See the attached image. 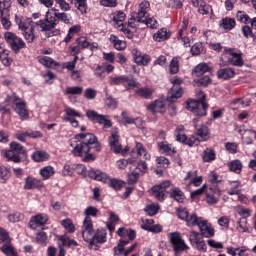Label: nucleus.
<instances>
[{
    "instance_id": "nucleus-1",
    "label": "nucleus",
    "mask_w": 256,
    "mask_h": 256,
    "mask_svg": "<svg viewBox=\"0 0 256 256\" xmlns=\"http://www.w3.org/2000/svg\"><path fill=\"white\" fill-rule=\"evenodd\" d=\"M15 21L28 43H33V41H35V34L33 33L35 25L41 27L42 31H51V29H55V27H57V19L55 18H50V20L46 18L34 23L31 18H21L16 16Z\"/></svg>"
},
{
    "instance_id": "nucleus-2",
    "label": "nucleus",
    "mask_w": 256,
    "mask_h": 256,
    "mask_svg": "<svg viewBox=\"0 0 256 256\" xmlns=\"http://www.w3.org/2000/svg\"><path fill=\"white\" fill-rule=\"evenodd\" d=\"M78 144L72 150V154L74 157H83V161L89 163V161H95V156L93 154H89L91 151V145H95V151H101V145L97 143V138L92 133H80L75 136Z\"/></svg>"
},
{
    "instance_id": "nucleus-3",
    "label": "nucleus",
    "mask_w": 256,
    "mask_h": 256,
    "mask_svg": "<svg viewBox=\"0 0 256 256\" xmlns=\"http://www.w3.org/2000/svg\"><path fill=\"white\" fill-rule=\"evenodd\" d=\"M220 66L233 65L234 67H243L245 61L243 60V54L241 52H235L233 48H227L222 53Z\"/></svg>"
},
{
    "instance_id": "nucleus-4",
    "label": "nucleus",
    "mask_w": 256,
    "mask_h": 256,
    "mask_svg": "<svg viewBox=\"0 0 256 256\" xmlns=\"http://www.w3.org/2000/svg\"><path fill=\"white\" fill-rule=\"evenodd\" d=\"M5 157L13 163H21V159L27 157V150L19 142H11L10 150L5 152Z\"/></svg>"
},
{
    "instance_id": "nucleus-5",
    "label": "nucleus",
    "mask_w": 256,
    "mask_h": 256,
    "mask_svg": "<svg viewBox=\"0 0 256 256\" xmlns=\"http://www.w3.org/2000/svg\"><path fill=\"white\" fill-rule=\"evenodd\" d=\"M6 103H13L14 111L19 115L22 121L25 119H29V113L27 112V103L23 101L19 96L12 94L11 96H7Z\"/></svg>"
},
{
    "instance_id": "nucleus-6",
    "label": "nucleus",
    "mask_w": 256,
    "mask_h": 256,
    "mask_svg": "<svg viewBox=\"0 0 256 256\" xmlns=\"http://www.w3.org/2000/svg\"><path fill=\"white\" fill-rule=\"evenodd\" d=\"M208 107L209 104L205 103V96L200 98V101L189 100L186 104V109H188V111H192V113L198 117H205V115H207Z\"/></svg>"
},
{
    "instance_id": "nucleus-7",
    "label": "nucleus",
    "mask_w": 256,
    "mask_h": 256,
    "mask_svg": "<svg viewBox=\"0 0 256 256\" xmlns=\"http://www.w3.org/2000/svg\"><path fill=\"white\" fill-rule=\"evenodd\" d=\"M4 39L14 53H19V50L24 49L25 47V41L15 35L13 32H5Z\"/></svg>"
},
{
    "instance_id": "nucleus-8",
    "label": "nucleus",
    "mask_w": 256,
    "mask_h": 256,
    "mask_svg": "<svg viewBox=\"0 0 256 256\" xmlns=\"http://www.w3.org/2000/svg\"><path fill=\"white\" fill-rule=\"evenodd\" d=\"M151 4H149V1H143L139 5L138 12L133 13L131 21H136V23H145V20L149 17V11Z\"/></svg>"
},
{
    "instance_id": "nucleus-9",
    "label": "nucleus",
    "mask_w": 256,
    "mask_h": 256,
    "mask_svg": "<svg viewBox=\"0 0 256 256\" xmlns=\"http://www.w3.org/2000/svg\"><path fill=\"white\" fill-rule=\"evenodd\" d=\"M189 242L192 247H195L197 251H202L205 253L207 251V244H205V240H203V236L201 233L192 230L189 234Z\"/></svg>"
},
{
    "instance_id": "nucleus-10",
    "label": "nucleus",
    "mask_w": 256,
    "mask_h": 256,
    "mask_svg": "<svg viewBox=\"0 0 256 256\" xmlns=\"http://www.w3.org/2000/svg\"><path fill=\"white\" fill-rule=\"evenodd\" d=\"M86 116L90 121H95L96 123H99V125H103L104 129H110V127H113L111 120H109V116L99 114L95 112V110H88L86 112Z\"/></svg>"
},
{
    "instance_id": "nucleus-11",
    "label": "nucleus",
    "mask_w": 256,
    "mask_h": 256,
    "mask_svg": "<svg viewBox=\"0 0 256 256\" xmlns=\"http://www.w3.org/2000/svg\"><path fill=\"white\" fill-rule=\"evenodd\" d=\"M171 83L173 87L171 88L168 96L167 101L170 103H174V101H177L183 95V90L179 88V86L183 83V80L181 78H174L171 80Z\"/></svg>"
},
{
    "instance_id": "nucleus-12",
    "label": "nucleus",
    "mask_w": 256,
    "mask_h": 256,
    "mask_svg": "<svg viewBox=\"0 0 256 256\" xmlns=\"http://www.w3.org/2000/svg\"><path fill=\"white\" fill-rule=\"evenodd\" d=\"M119 130L117 128L112 130L111 137H110V148L114 153H120L121 155H125L127 151H129V146H126L122 149L121 144L119 143Z\"/></svg>"
},
{
    "instance_id": "nucleus-13",
    "label": "nucleus",
    "mask_w": 256,
    "mask_h": 256,
    "mask_svg": "<svg viewBox=\"0 0 256 256\" xmlns=\"http://www.w3.org/2000/svg\"><path fill=\"white\" fill-rule=\"evenodd\" d=\"M171 187V181L166 180L158 185L152 187V195L157 199V201H165V191Z\"/></svg>"
},
{
    "instance_id": "nucleus-14",
    "label": "nucleus",
    "mask_w": 256,
    "mask_h": 256,
    "mask_svg": "<svg viewBox=\"0 0 256 256\" xmlns=\"http://www.w3.org/2000/svg\"><path fill=\"white\" fill-rule=\"evenodd\" d=\"M75 117H81V113L75 111L73 108H67L62 119L63 121H69L72 127H79V121H77Z\"/></svg>"
},
{
    "instance_id": "nucleus-15",
    "label": "nucleus",
    "mask_w": 256,
    "mask_h": 256,
    "mask_svg": "<svg viewBox=\"0 0 256 256\" xmlns=\"http://www.w3.org/2000/svg\"><path fill=\"white\" fill-rule=\"evenodd\" d=\"M198 227L203 237L211 238L215 236V229L207 222V220H202Z\"/></svg>"
},
{
    "instance_id": "nucleus-16",
    "label": "nucleus",
    "mask_w": 256,
    "mask_h": 256,
    "mask_svg": "<svg viewBox=\"0 0 256 256\" xmlns=\"http://www.w3.org/2000/svg\"><path fill=\"white\" fill-rule=\"evenodd\" d=\"M219 190L217 188H209L206 189V203L208 205H216V203H219Z\"/></svg>"
},
{
    "instance_id": "nucleus-17",
    "label": "nucleus",
    "mask_w": 256,
    "mask_h": 256,
    "mask_svg": "<svg viewBox=\"0 0 256 256\" xmlns=\"http://www.w3.org/2000/svg\"><path fill=\"white\" fill-rule=\"evenodd\" d=\"M49 221V216L47 214H37L36 216H32L31 220L29 222L30 227L32 229H35L34 225H38L41 227L42 225H45Z\"/></svg>"
},
{
    "instance_id": "nucleus-18",
    "label": "nucleus",
    "mask_w": 256,
    "mask_h": 256,
    "mask_svg": "<svg viewBox=\"0 0 256 256\" xmlns=\"http://www.w3.org/2000/svg\"><path fill=\"white\" fill-rule=\"evenodd\" d=\"M82 237L86 243H89V248L97 251L98 246L95 245V234L93 230H82Z\"/></svg>"
},
{
    "instance_id": "nucleus-19",
    "label": "nucleus",
    "mask_w": 256,
    "mask_h": 256,
    "mask_svg": "<svg viewBox=\"0 0 256 256\" xmlns=\"http://www.w3.org/2000/svg\"><path fill=\"white\" fill-rule=\"evenodd\" d=\"M91 179H95L96 181H101L102 183H109V176L101 172V170H90L88 173Z\"/></svg>"
},
{
    "instance_id": "nucleus-20",
    "label": "nucleus",
    "mask_w": 256,
    "mask_h": 256,
    "mask_svg": "<svg viewBox=\"0 0 256 256\" xmlns=\"http://www.w3.org/2000/svg\"><path fill=\"white\" fill-rule=\"evenodd\" d=\"M45 185L43 184V181L35 178H28L26 179L24 188L25 189H43Z\"/></svg>"
},
{
    "instance_id": "nucleus-21",
    "label": "nucleus",
    "mask_w": 256,
    "mask_h": 256,
    "mask_svg": "<svg viewBox=\"0 0 256 256\" xmlns=\"http://www.w3.org/2000/svg\"><path fill=\"white\" fill-rule=\"evenodd\" d=\"M0 61L5 67H9L13 63V60L9 58V51L3 44H0Z\"/></svg>"
},
{
    "instance_id": "nucleus-22",
    "label": "nucleus",
    "mask_w": 256,
    "mask_h": 256,
    "mask_svg": "<svg viewBox=\"0 0 256 256\" xmlns=\"http://www.w3.org/2000/svg\"><path fill=\"white\" fill-rule=\"evenodd\" d=\"M218 79H233L235 77V69L233 68H222L217 71Z\"/></svg>"
},
{
    "instance_id": "nucleus-23",
    "label": "nucleus",
    "mask_w": 256,
    "mask_h": 256,
    "mask_svg": "<svg viewBox=\"0 0 256 256\" xmlns=\"http://www.w3.org/2000/svg\"><path fill=\"white\" fill-rule=\"evenodd\" d=\"M77 46L71 48L72 53H81V49H87L91 43L87 41V38L80 37L76 40Z\"/></svg>"
},
{
    "instance_id": "nucleus-24",
    "label": "nucleus",
    "mask_w": 256,
    "mask_h": 256,
    "mask_svg": "<svg viewBox=\"0 0 256 256\" xmlns=\"http://www.w3.org/2000/svg\"><path fill=\"white\" fill-rule=\"evenodd\" d=\"M197 141H207L209 140V127L206 125H201L197 128Z\"/></svg>"
},
{
    "instance_id": "nucleus-25",
    "label": "nucleus",
    "mask_w": 256,
    "mask_h": 256,
    "mask_svg": "<svg viewBox=\"0 0 256 256\" xmlns=\"http://www.w3.org/2000/svg\"><path fill=\"white\" fill-rule=\"evenodd\" d=\"M148 109L153 113H163L165 111V102L156 100L148 106Z\"/></svg>"
},
{
    "instance_id": "nucleus-26",
    "label": "nucleus",
    "mask_w": 256,
    "mask_h": 256,
    "mask_svg": "<svg viewBox=\"0 0 256 256\" xmlns=\"http://www.w3.org/2000/svg\"><path fill=\"white\" fill-rule=\"evenodd\" d=\"M158 147L160 151L166 155H175V153H177L175 147L171 144H167V142H159Z\"/></svg>"
},
{
    "instance_id": "nucleus-27",
    "label": "nucleus",
    "mask_w": 256,
    "mask_h": 256,
    "mask_svg": "<svg viewBox=\"0 0 256 256\" xmlns=\"http://www.w3.org/2000/svg\"><path fill=\"white\" fill-rule=\"evenodd\" d=\"M170 197L178 203H183V201H185V194L179 188H173L170 192Z\"/></svg>"
},
{
    "instance_id": "nucleus-28",
    "label": "nucleus",
    "mask_w": 256,
    "mask_h": 256,
    "mask_svg": "<svg viewBox=\"0 0 256 256\" xmlns=\"http://www.w3.org/2000/svg\"><path fill=\"white\" fill-rule=\"evenodd\" d=\"M154 90L152 88L142 87L136 90V95L142 97V99H151L153 97Z\"/></svg>"
},
{
    "instance_id": "nucleus-29",
    "label": "nucleus",
    "mask_w": 256,
    "mask_h": 256,
    "mask_svg": "<svg viewBox=\"0 0 256 256\" xmlns=\"http://www.w3.org/2000/svg\"><path fill=\"white\" fill-rule=\"evenodd\" d=\"M236 25L235 19L233 18H223L220 22V27L224 29V31H231L234 29Z\"/></svg>"
},
{
    "instance_id": "nucleus-30",
    "label": "nucleus",
    "mask_w": 256,
    "mask_h": 256,
    "mask_svg": "<svg viewBox=\"0 0 256 256\" xmlns=\"http://www.w3.org/2000/svg\"><path fill=\"white\" fill-rule=\"evenodd\" d=\"M40 175L44 180L51 179L55 175V168L53 166H45L40 169Z\"/></svg>"
},
{
    "instance_id": "nucleus-31",
    "label": "nucleus",
    "mask_w": 256,
    "mask_h": 256,
    "mask_svg": "<svg viewBox=\"0 0 256 256\" xmlns=\"http://www.w3.org/2000/svg\"><path fill=\"white\" fill-rule=\"evenodd\" d=\"M110 41L113 43L114 47L117 51H123L127 47V44L123 40H119V38L115 35H110Z\"/></svg>"
},
{
    "instance_id": "nucleus-32",
    "label": "nucleus",
    "mask_w": 256,
    "mask_h": 256,
    "mask_svg": "<svg viewBox=\"0 0 256 256\" xmlns=\"http://www.w3.org/2000/svg\"><path fill=\"white\" fill-rule=\"evenodd\" d=\"M39 63H41V65H44V67H59V63H57L55 60H53V58L49 57V56H43L39 58Z\"/></svg>"
},
{
    "instance_id": "nucleus-33",
    "label": "nucleus",
    "mask_w": 256,
    "mask_h": 256,
    "mask_svg": "<svg viewBox=\"0 0 256 256\" xmlns=\"http://www.w3.org/2000/svg\"><path fill=\"white\" fill-rule=\"evenodd\" d=\"M109 223L107 224V229L110 231V233H113L115 231V225L116 223H119V216L115 214L114 212H109Z\"/></svg>"
},
{
    "instance_id": "nucleus-34",
    "label": "nucleus",
    "mask_w": 256,
    "mask_h": 256,
    "mask_svg": "<svg viewBox=\"0 0 256 256\" xmlns=\"http://www.w3.org/2000/svg\"><path fill=\"white\" fill-rule=\"evenodd\" d=\"M229 170L233 173H241L243 171V163H241V160H233L228 164Z\"/></svg>"
},
{
    "instance_id": "nucleus-35",
    "label": "nucleus",
    "mask_w": 256,
    "mask_h": 256,
    "mask_svg": "<svg viewBox=\"0 0 256 256\" xmlns=\"http://www.w3.org/2000/svg\"><path fill=\"white\" fill-rule=\"evenodd\" d=\"M203 222V218L197 217V214L188 215L186 218V223L188 227H199V224Z\"/></svg>"
},
{
    "instance_id": "nucleus-36",
    "label": "nucleus",
    "mask_w": 256,
    "mask_h": 256,
    "mask_svg": "<svg viewBox=\"0 0 256 256\" xmlns=\"http://www.w3.org/2000/svg\"><path fill=\"white\" fill-rule=\"evenodd\" d=\"M176 140L179 141V143L187 142V135H185V127L183 125H179L176 128Z\"/></svg>"
},
{
    "instance_id": "nucleus-37",
    "label": "nucleus",
    "mask_w": 256,
    "mask_h": 256,
    "mask_svg": "<svg viewBox=\"0 0 256 256\" xmlns=\"http://www.w3.org/2000/svg\"><path fill=\"white\" fill-rule=\"evenodd\" d=\"M211 71L209 68V65L207 63H200L194 68V73L196 77H201V75H204V73H207Z\"/></svg>"
},
{
    "instance_id": "nucleus-38",
    "label": "nucleus",
    "mask_w": 256,
    "mask_h": 256,
    "mask_svg": "<svg viewBox=\"0 0 256 256\" xmlns=\"http://www.w3.org/2000/svg\"><path fill=\"white\" fill-rule=\"evenodd\" d=\"M32 159L36 161V163H41V161H47L49 159V154L45 151H36L32 154Z\"/></svg>"
},
{
    "instance_id": "nucleus-39",
    "label": "nucleus",
    "mask_w": 256,
    "mask_h": 256,
    "mask_svg": "<svg viewBox=\"0 0 256 256\" xmlns=\"http://www.w3.org/2000/svg\"><path fill=\"white\" fill-rule=\"evenodd\" d=\"M135 148H136L137 154L140 157L143 156L146 161H149V159H151V154L147 153V149H145V147L140 142H136Z\"/></svg>"
},
{
    "instance_id": "nucleus-40",
    "label": "nucleus",
    "mask_w": 256,
    "mask_h": 256,
    "mask_svg": "<svg viewBox=\"0 0 256 256\" xmlns=\"http://www.w3.org/2000/svg\"><path fill=\"white\" fill-rule=\"evenodd\" d=\"M133 21H135V20L130 19L128 21L127 27L125 25H123L119 28L120 31H122V33H124V35H126V37H128V39H133V31H131V29H133Z\"/></svg>"
},
{
    "instance_id": "nucleus-41",
    "label": "nucleus",
    "mask_w": 256,
    "mask_h": 256,
    "mask_svg": "<svg viewBox=\"0 0 256 256\" xmlns=\"http://www.w3.org/2000/svg\"><path fill=\"white\" fill-rule=\"evenodd\" d=\"M173 249L175 253H181L183 251H187V249H189V246L187 245V243H185V240H183L182 238L180 241L173 244Z\"/></svg>"
},
{
    "instance_id": "nucleus-42",
    "label": "nucleus",
    "mask_w": 256,
    "mask_h": 256,
    "mask_svg": "<svg viewBox=\"0 0 256 256\" xmlns=\"http://www.w3.org/2000/svg\"><path fill=\"white\" fill-rule=\"evenodd\" d=\"M153 39L159 43H161V41H167V39H169V33H167V30L161 29L154 34Z\"/></svg>"
},
{
    "instance_id": "nucleus-43",
    "label": "nucleus",
    "mask_w": 256,
    "mask_h": 256,
    "mask_svg": "<svg viewBox=\"0 0 256 256\" xmlns=\"http://www.w3.org/2000/svg\"><path fill=\"white\" fill-rule=\"evenodd\" d=\"M127 81V76H111L108 78L109 85H121Z\"/></svg>"
},
{
    "instance_id": "nucleus-44",
    "label": "nucleus",
    "mask_w": 256,
    "mask_h": 256,
    "mask_svg": "<svg viewBox=\"0 0 256 256\" xmlns=\"http://www.w3.org/2000/svg\"><path fill=\"white\" fill-rule=\"evenodd\" d=\"M237 231H239L240 233H247L249 231V226H247V218L242 217L239 219L238 223H237Z\"/></svg>"
},
{
    "instance_id": "nucleus-45",
    "label": "nucleus",
    "mask_w": 256,
    "mask_h": 256,
    "mask_svg": "<svg viewBox=\"0 0 256 256\" xmlns=\"http://www.w3.org/2000/svg\"><path fill=\"white\" fill-rule=\"evenodd\" d=\"M122 117L124 119V124L125 125H137V123H143V119L141 118H136V119H133L129 116H127V112H122Z\"/></svg>"
},
{
    "instance_id": "nucleus-46",
    "label": "nucleus",
    "mask_w": 256,
    "mask_h": 256,
    "mask_svg": "<svg viewBox=\"0 0 256 256\" xmlns=\"http://www.w3.org/2000/svg\"><path fill=\"white\" fill-rule=\"evenodd\" d=\"M109 187H112V189H115L116 191H119L122 187H125V182L119 180V179H109L108 180Z\"/></svg>"
},
{
    "instance_id": "nucleus-47",
    "label": "nucleus",
    "mask_w": 256,
    "mask_h": 256,
    "mask_svg": "<svg viewBox=\"0 0 256 256\" xmlns=\"http://www.w3.org/2000/svg\"><path fill=\"white\" fill-rule=\"evenodd\" d=\"M203 161L205 163H211V161H215V152L211 149H206L203 151Z\"/></svg>"
},
{
    "instance_id": "nucleus-48",
    "label": "nucleus",
    "mask_w": 256,
    "mask_h": 256,
    "mask_svg": "<svg viewBox=\"0 0 256 256\" xmlns=\"http://www.w3.org/2000/svg\"><path fill=\"white\" fill-rule=\"evenodd\" d=\"M94 241L96 243H105L107 241V232L105 230H98L96 234H94Z\"/></svg>"
},
{
    "instance_id": "nucleus-49",
    "label": "nucleus",
    "mask_w": 256,
    "mask_h": 256,
    "mask_svg": "<svg viewBox=\"0 0 256 256\" xmlns=\"http://www.w3.org/2000/svg\"><path fill=\"white\" fill-rule=\"evenodd\" d=\"M171 75H175L179 73V58L174 57L172 58L170 65H169Z\"/></svg>"
},
{
    "instance_id": "nucleus-50",
    "label": "nucleus",
    "mask_w": 256,
    "mask_h": 256,
    "mask_svg": "<svg viewBox=\"0 0 256 256\" xmlns=\"http://www.w3.org/2000/svg\"><path fill=\"white\" fill-rule=\"evenodd\" d=\"M1 251L6 256H17V252H15V248L11 244H5L1 247Z\"/></svg>"
},
{
    "instance_id": "nucleus-51",
    "label": "nucleus",
    "mask_w": 256,
    "mask_h": 256,
    "mask_svg": "<svg viewBox=\"0 0 256 256\" xmlns=\"http://www.w3.org/2000/svg\"><path fill=\"white\" fill-rule=\"evenodd\" d=\"M83 93V87L75 86V87H68L65 90V95H81Z\"/></svg>"
},
{
    "instance_id": "nucleus-52",
    "label": "nucleus",
    "mask_w": 256,
    "mask_h": 256,
    "mask_svg": "<svg viewBox=\"0 0 256 256\" xmlns=\"http://www.w3.org/2000/svg\"><path fill=\"white\" fill-rule=\"evenodd\" d=\"M61 225L69 233H75V225H73V222L71 221V219L62 220Z\"/></svg>"
},
{
    "instance_id": "nucleus-53",
    "label": "nucleus",
    "mask_w": 256,
    "mask_h": 256,
    "mask_svg": "<svg viewBox=\"0 0 256 256\" xmlns=\"http://www.w3.org/2000/svg\"><path fill=\"white\" fill-rule=\"evenodd\" d=\"M114 23L117 25L118 28L123 27V22L125 21V13L119 12L113 18Z\"/></svg>"
},
{
    "instance_id": "nucleus-54",
    "label": "nucleus",
    "mask_w": 256,
    "mask_h": 256,
    "mask_svg": "<svg viewBox=\"0 0 256 256\" xmlns=\"http://www.w3.org/2000/svg\"><path fill=\"white\" fill-rule=\"evenodd\" d=\"M168 237L170 239L171 245H175V243H178V241L182 240L183 237H181V233L176 231V232H170L168 234Z\"/></svg>"
},
{
    "instance_id": "nucleus-55",
    "label": "nucleus",
    "mask_w": 256,
    "mask_h": 256,
    "mask_svg": "<svg viewBox=\"0 0 256 256\" xmlns=\"http://www.w3.org/2000/svg\"><path fill=\"white\" fill-rule=\"evenodd\" d=\"M76 7L80 13L85 14L87 13V0H75Z\"/></svg>"
},
{
    "instance_id": "nucleus-56",
    "label": "nucleus",
    "mask_w": 256,
    "mask_h": 256,
    "mask_svg": "<svg viewBox=\"0 0 256 256\" xmlns=\"http://www.w3.org/2000/svg\"><path fill=\"white\" fill-rule=\"evenodd\" d=\"M145 212L150 217H153L154 215H157V213H159V205H148L145 208Z\"/></svg>"
},
{
    "instance_id": "nucleus-57",
    "label": "nucleus",
    "mask_w": 256,
    "mask_h": 256,
    "mask_svg": "<svg viewBox=\"0 0 256 256\" xmlns=\"http://www.w3.org/2000/svg\"><path fill=\"white\" fill-rule=\"evenodd\" d=\"M82 231H93V220H91V217L84 219Z\"/></svg>"
},
{
    "instance_id": "nucleus-58",
    "label": "nucleus",
    "mask_w": 256,
    "mask_h": 256,
    "mask_svg": "<svg viewBox=\"0 0 256 256\" xmlns=\"http://www.w3.org/2000/svg\"><path fill=\"white\" fill-rule=\"evenodd\" d=\"M79 30H80L79 26L71 27L69 29L67 36L64 39L65 43H69V41H71V38L74 37L75 33H79Z\"/></svg>"
},
{
    "instance_id": "nucleus-59",
    "label": "nucleus",
    "mask_w": 256,
    "mask_h": 256,
    "mask_svg": "<svg viewBox=\"0 0 256 256\" xmlns=\"http://www.w3.org/2000/svg\"><path fill=\"white\" fill-rule=\"evenodd\" d=\"M129 163L131 165H133V163H135V159L130 158V159H127V160H125V159L118 160L117 161V167H118V169H125V167H127V165H129Z\"/></svg>"
},
{
    "instance_id": "nucleus-60",
    "label": "nucleus",
    "mask_w": 256,
    "mask_h": 256,
    "mask_svg": "<svg viewBox=\"0 0 256 256\" xmlns=\"http://www.w3.org/2000/svg\"><path fill=\"white\" fill-rule=\"evenodd\" d=\"M36 241L39 245H47V233L38 232L36 235Z\"/></svg>"
},
{
    "instance_id": "nucleus-61",
    "label": "nucleus",
    "mask_w": 256,
    "mask_h": 256,
    "mask_svg": "<svg viewBox=\"0 0 256 256\" xmlns=\"http://www.w3.org/2000/svg\"><path fill=\"white\" fill-rule=\"evenodd\" d=\"M137 85H139V83H137V81L129 78V76H126V80L124 82V87L126 89H135V87H137Z\"/></svg>"
},
{
    "instance_id": "nucleus-62",
    "label": "nucleus",
    "mask_w": 256,
    "mask_h": 256,
    "mask_svg": "<svg viewBox=\"0 0 256 256\" xmlns=\"http://www.w3.org/2000/svg\"><path fill=\"white\" fill-rule=\"evenodd\" d=\"M149 61H151V56L149 55H142L141 57L136 58L137 65H149Z\"/></svg>"
},
{
    "instance_id": "nucleus-63",
    "label": "nucleus",
    "mask_w": 256,
    "mask_h": 256,
    "mask_svg": "<svg viewBox=\"0 0 256 256\" xmlns=\"http://www.w3.org/2000/svg\"><path fill=\"white\" fill-rule=\"evenodd\" d=\"M158 167H162L163 169H167L169 167V159L165 158V156H160L157 158Z\"/></svg>"
},
{
    "instance_id": "nucleus-64",
    "label": "nucleus",
    "mask_w": 256,
    "mask_h": 256,
    "mask_svg": "<svg viewBox=\"0 0 256 256\" xmlns=\"http://www.w3.org/2000/svg\"><path fill=\"white\" fill-rule=\"evenodd\" d=\"M192 55H201L203 53V44L196 43L191 47Z\"/></svg>"
}]
</instances>
